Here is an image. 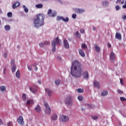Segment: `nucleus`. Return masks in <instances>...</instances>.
Masks as SVG:
<instances>
[{
  "label": "nucleus",
  "mask_w": 126,
  "mask_h": 126,
  "mask_svg": "<svg viewBox=\"0 0 126 126\" xmlns=\"http://www.w3.org/2000/svg\"><path fill=\"white\" fill-rule=\"evenodd\" d=\"M70 74L72 76L75 77H80L81 76V64L77 61H74L72 63V66L70 67Z\"/></svg>",
  "instance_id": "obj_1"
},
{
  "label": "nucleus",
  "mask_w": 126,
  "mask_h": 126,
  "mask_svg": "<svg viewBox=\"0 0 126 126\" xmlns=\"http://www.w3.org/2000/svg\"><path fill=\"white\" fill-rule=\"evenodd\" d=\"M44 17L37 16L34 20V26L36 28H39L40 26L44 25Z\"/></svg>",
  "instance_id": "obj_2"
},
{
  "label": "nucleus",
  "mask_w": 126,
  "mask_h": 126,
  "mask_svg": "<svg viewBox=\"0 0 126 126\" xmlns=\"http://www.w3.org/2000/svg\"><path fill=\"white\" fill-rule=\"evenodd\" d=\"M61 43V41L59 38V37H57L55 39V40L53 41L52 42V52H54L56 51V45H60Z\"/></svg>",
  "instance_id": "obj_3"
},
{
  "label": "nucleus",
  "mask_w": 126,
  "mask_h": 126,
  "mask_svg": "<svg viewBox=\"0 0 126 126\" xmlns=\"http://www.w3.org/2000/svg\"><path fill=\"white\" fill-rule=\"evenodd\" d=\"M69 118L67 116L61 115L60 116V121L62 122L66 123L67 122L69 121Z\"/></svg>",
  "instance_id": "obj_4"
},
{
  "label": "nucleus",
  "mask_w": 126,
  "mask_h": 126,
  "mask_svg": "<svg viewBox=\"0 0 126 126\" xmlns=\"http://www.w3.org/2000/svg\"><path fill=\"white\" fill-rule=\"evenodd\" d=\"M72 101L71 95H68L65 100V104L67 106H70L72 105Z\"/></svg>",
  "instance_id": "obj_5"
},
{
  "label": "nucleus",
  "mask_w": 126,
  "mask_h": 126,
  "mask_svg": "<svg viewBox=\"0 0 126 126\" xmlns=\"http://www.w3.org/2000/svg\"><path fill=\"white\" fill-rule=\"evenodd\" d=\"M44 107H45V114L47 115H49L51 113V108L49 107V105L47 103L44 104Z\"/></svg>",
  "instance_id": "obj_6"
},
{
  "label": "nucleus",
  "mask_w": 126,
  "mask_h": 126,
  "mask_svg": "<svg viewBox=\"0 0 126 126\" xmlns=\"http://www.w3.org/2000/svg\"><path fill=\"white\" fill-rule=\"evenodd\" d=\"M17 122L18 124H19L21 126H23L24 125V118L22 116H19L17 119Z\"/></svg>",
  "instance_id": "obj_7"
},
{
  "label": "nucleus",
  "mask_w": 126,
  "mask_h": 126,
  "mask_svg": "<svg viewBox=\"0 0 126 126\" xmlns=\"http://www.w3.org/2000/svg\"><path fill=\"white\" fill-rule=\"evenodd\" d=\"M47 14L48 15L52 14V16H57V11H52L51 9L48 10Z\"/></svg>",
  "instance_id": "obj_8"
},
{
  "label": "nucleus",
  "mask_w": 126,
  "mask_h": 126,
  "mask_svg": "<svg viewBox=\"0 0 126 126\" xmlns=\"http://www.w3.org/2000/svg\"><path fill=\"white\" fill-rule=\"evenodd\" d=\"M61 20L64 22H67L68 21H69V18L68 17H66V18L64 19L63 18V17H60V16L57 17V21H59Z\"/></svg>",
  "instance_id": "obj_9"
},
{
  "label": "nucleus",
  "mask_w": 126,
  "mask_h": 126,
  "mask_svg": "<svg viewBox=\"0 0 126 126\" xmlns=\"http://www.w3.org/2000/svg\"><path fill=\"white\" fill-rule=\"evenodd\" d=\"M38 90V87L37 86H33L32 87L30 88V90L33 93H34L37 92Z\"/></svg>",
  "instance_id": "obj_10"
},
{
  "label": "nucleus",
  "mask_w": 126,
  "mask_h": 126,
  "mask_svg": "<svg viewBox=\"0 0 126 126\" xmlns=\"http://www.w3.org/2000/svg\"><path fill=\"white\" fill-rule=\"evenodd\" d=\"M63 44H64V47L66 49H69V45L67 42V40L66 39H63Z\"/></svg>",
  "instance_id": "obj_11"
},
{
  "label": "nucleus",
  "mask_w": 126,
  "mask_h": 126,
  "mask_svg": "<svg viewBox=\"0 0 126 126\" xmlns=\"http://www.w3.org/2000/svg\"><path fill=\"white\" fill-rule=\"evenodd\" d=\"M75 11L76 13H83V12L85 11V10H84V9L76 8L75 9Z\"/></svg>",
  "instance_id": "obj_12"
},
{
  "label": "nucleus",
  "mask_w": 126,
  "mask_h": 126,
  "mask_svg": "<svg viewBox=\"0 0 126 126\" xmlns=\"http://www.w3.org/2000/svg\"><path fill=\"white\" fill-rule=\"evenodd\" d=\"M115 54L113 52H111L110 55V59L112 62H114L115 61Z\"/></svg>",
  "instance_id": "obj_13"
},
{
  "label": "nucleus",
  "mask_w": 126,
  "mask_h": 126,
  "mask_svg": "<svg viewBox=\"0 0 126 126\" xmlns=\"http://www.w3.org/2000/svg\"><path fill=\"white\" fill-rule=\"evenodd\" d=\"M94 86L96 88L100 89V86L98 82H97L95 80L94 81Z\"/></svg>",
  "instance_id": "obj_14"
},
{
  "label": "nucleus",
  "mask_w": 126,
  "mask_h": 126,
  "mask_svg": "<svg viewBox=\"0 0 126 126\" xmlns=\"http://www.w3.org/2000/svg\"><path fill=\"white\" fill-rule=\"evenodd\" d=\"M79 55H80L81 57L84 58L85 57V53H84L83 49H79Z\"/></svg>",
  "instance_id": "obj_15"
},
{
  "label": "nucleus",
  "mask_w": 126,
  "mask_h": 126,
  "mask_svg": "<svg viewBox=\"0 0 126 126\" xmlns=\"http://www.w3.org/2000/svg\"><path fill=\"white\" fill-rule=\"evenodd\" d=\"M115 37L116 38L118 39V40H122V35L120 33L117 32L116 33Z\"/></svg>",
  "instance_id": "obj_16"
},
{
  "label": "nucleus",
  "mask_w": 126,
  "mask_h": 126,
  "mask_svg": "<svg viewBox=\"0 0 126 126\" xmlns=\"http://www.w3.org/2000/svg\"><path fill=\"white\" fill-rule=\"evenodd\" d=\"M45 92L47 93V95L48 96H51L52 94H53V92L50 90L49 89H45Z\"/></svg>",
  "instance_id": "obj_17"
},
{
  "label": "nucleus",
  "mask_w": 126,
  "mask_h": 126,
  "mask_svg": "<svg viewBox=\"0 0 126 126\" xmlns=\"http://www.w3.org/2000/svg\"><path fill=\"white\" fill-rule=\"evenodd\" d=\"M20 5V3H19V2H16L13 4L12 8L13 9L16 8V7H18V6H19Z\"/></svg>",
  "instance_id": "obj_18"
},
{
  "label": "nucleus",
  "mask_w": 126,
  "mask_h": 126,
  "mask_svg": "<svg viewBox=\"0 0 126 126\" xmlns=\"http://www.w3.org/2000/svg\"><path fill=\"white\" fill-rule=\"evenodd\" d=\"M83 76L85 79H88L89 78V74L87 71H85L84 74L83 75Z\"/></svg>",
  "instance_id": "obj_19"
},
{
  "label": "nucleus",
  "mask_w": 126,
  "mask_h": 126,
  "mask_svg": "<svg viewBox=\"0 0 126 126\" xmlns=\"http://www.w3.org/2000/svg\"><path fill=\"white\" fill-rule=\"evenodd\" d=\"M34 110H35L36 112H40L41 109L40 105H37L36 107L34 108Z\"/></svg>",
  "instance_id": "obj_20"
},
{
  "label": "nucleus",
  "mask_w": 126,
  "mask_h": 126,
  "mask_svg": "<svg viewBox=\"0 0 126 126\" xmlns=\"http://www.w3.org/2000/svg\"><path fill=\"white\" fill-rule=\"evenodd\" d=\"M108 94V92L107 91H102V93H101V95L102 96H106Z\"/></svg>",
  "instance_id": "obj_21"
},
{
  "label": "nucleus",
  "mask_w": 126,
  "mask_h": 126,
  "mask_svg": "<svg viewBox=\"0 0 126 126\" xmlns=\"http://www.w3.org/2000/svg\"><path fill=\"white\" fill-rule=\"evenodd\" d=\"M34 103L32 100H29L27 101V104L28 105H33Z\"/></svg>",
  "instance_id": "obj_22"
},
{
  "label": "nucleus",
  "mask_w": 126,
  "mask_h": 126,
  "mask_svg": "<svg viewBox=\"0 0 126 126\" xmlns=\"http://www.w3.org/2000/svg\"><path fill=\"white\" fill-rule=\"evenodd\" d=\"M94 48L97 53H99L100 52V48L99 47V46H97V45H95Z\"/></svg>",
  "instance_id": "obj_23"
},
{
  "label": "nucleus",
  "mask_w": 126,
  "mask_h": 126,
  "mask_svg": "<svg viewBox=\"0 0 126 126\" xmlns=\"http://www.w3.org/2000/svg\"><path fill=\"white\" fill-rule=\"evenodd\" d=\"M116 3H120V4H124L125 3V0H117Z\"/></svg>",
  "instance_id": "obj_24"
},
{
  "label": "nucleus",
  "mask_w": 126,
  "mask_h": 126,
  "mask_svg": "<svg viewBox=\"0 0 126 126\" xmlns=\"http://www.w3.org/2000/svg\"><path fill=\"white\" fill-rule=\"evenodd\" d=\"M52 120L54 121H56L58 119V116L56 114H54L52 116Z\"/></svg>",
  "instance_id": "obj_25"
},
{
  "label": "nucleus",
  "mask_w": 126,
  "mask_h": 126,
  "mask_svg": "<svg viewBox=\"0 0 126 126\" xmlns=\"http://www.w3.org/2000/svg\"><path fill=\"white\" fill-rule=\"evenodd\" d=\"M16 65H13L11 66V70L12 71V72H15V70H16Z\"/></svg>",
  "instance_id": "obj_26"
},
{
  "label": "nucleus",
  "mask_w": 126,
  "mask_h": 126,
  "mask_svg": "<svg viewBox=\"0 0 126 126\" xmlns=\"http://www.w3.org/2000/svg\"><path fill=\"white\" fill-rule=\"evenodd\" d=\"M16 77L17 78H20V71L19 70H18L17 71V72L16 73Z\"/></svg>",
  "instance_id": "obj_27"
},
{
  "label": "nucleus",
  "mask_w": 126,
  "mask_h": 126,
  "mask_svg": "<svg viewBox=\"0 0 126 126\" xmlns=\"http://www.w3.org/2000/svg\"><path fill=\"white\" fill-rule=\"evenodd\" d=\"M37 8H42L43 7V4H37L35 5Z\"/></svg>",
  "instance_id": "obj_28"
},
{
  "label": "nucleus",
  "mask_w": 126,
  "mask_h": 126,
  "mask_svg": "<svg viewBox=\"0 0 126 126\" xmlns=\"http://www.w3.org/2000/svg\"><path fill=\"white\" fill-rule=\"evenodd\" d=\"M102 4L103 6H107V5H109V2L105 1L104 2H102Z\"/></svg>",
  "instance_id": "obj_29"
},
{
  "label": "nucleus",
  "mask_w": 126,
  "mask_h": 126,
  "mask_svg": "<svg viewBox=\"0 0 126 126\" xmlns=\"http://www.w3.org/2000/svg\"><path fill=\"white\" fill-rule=\"evenodd\" d=\"M0 90L1 91H6V88L5 87V86H2L1 87H0Z\"/></svg>",
  "instance_id": "obj_30"
},
{
  "label": "nucleus",
  "mask_w": 126,
  "mask_h": 126,
  "mask_svg": "<svg viewBox=\"0 0 126 126\" xmlns=\"http://www.w3.org/2000/svg\"><path fill=\"white\" fill-rule=\"evenodd\" d=\"M4 29H5L6 31H9L10 29V27L8 25H6L4 26Z\"/></svg>",
  "instance_id": "obj_31"
},
{
  "label": "nucleus",
  "mask_w": 126,
  "mask_h": 126,
  "mask_svg": "<svg viewBox=\"0 0 126 126\" xmlns=\"http://www.w3.org/2000/svg\"><path fill=\"white\" fill-rule=\"evenodd\" d=\"M81 47L83 49H86L87 48L88 46L85 44H82L81 45Z\"/></svg>",
  "instance_id": "obj_32"
},
{
  "label": "nucleus",
  "mask_w": 126,
  "mask_h": 126,
  "mask_svg": "<svg viewBox=\"0 0 126 126\" xmlns=\"http://www.w3.org/2000/svg\"><path fill=\"white\" fill-rule=\"evenodd\" d=\"M60 83H61L60 80H56L55 81V85H60Z\"/></svg>",
  "instance_id": "obj_33"
},
{
  "label": "nucleus",
  "mask_w": 126,
  "mask_h": 126,
  "mask_svg": "<svg viewBox=\"0 0 126 126\" xmlns=\"http://www.w3.org/2000/svg\"><path fill=\"white\" fill-rule=\"evenodd\" d=\"M77 92L79 93H83L84 92V90L81 89H78L77 90Z\"/></svg>",
  "instance_id": "obj_34"
},
{
  "label": "nucleus",
  "mask_w": 126,
  "mask_h": 126,
  "mask_svg": "<svg viewBox=\"0 0 126 126\" xmlns=\"http://www.w3.org/2000/svg\"><path fill=\"white\" fill-rule=\"evenodd\" d=\"M75 35L77 36L78 38L81 37V34L79 33L78 32H76Z\"/></svg>",
  "instance_id": "obj_35"
},
{
  "label": "nucleus",
  "mask_w": 126,
  "mask_h": 126,
  "mask_svg": "<svg viewBox=\"0 0 126 126\" xmlns=\"http://www.w3.org/2000/svg\"><path fill=\"white\" fill-rule=\"evenodd\" d=\"M23 7L24 8L25 12H28V8L26 7V6L23 5Z\"/></svg>",
  "instance_id": "obj_36"
},
{
  "label": "nucleus",
  "mask_w": 126,
  "mask_h": 126,
  "mask_svg": "<svg viewBox=\"0 0 126 126\" xmlns=\"http://www.w3.org/2000/svg\"><path fill=\"white\" fill-rule=\"evenodd\" d=\"M22 98H23V100H24V101H26V94H23Z\"/></svg>",
  "instance_id": "obj_37"
},
{
  "label": "nucleus",
  "mask_w": 126,
  "mask_h": 126,
  "mask_svg": "<svg viewBox=\"0 0 126 126\" xmlns=\"http://www.w3.org/2000/svg\"><path fill=\"white\" fill-rule=\"evenodd\" d=\"M14 63H15V60H11V66L15 65Z\"/></svg>",
  "instance_id": "obj_38"
},
{
  "label": "nucleus",
  "mask_w": 126,
  "mask_h": 126,
  "mask_svg": "<svg viewBox=\"0 0 126 126\" xmlns=\"http://www.w3.org/2000/svg\"><path fill=\"white\" fill-rule=\"evenodd\" d=\"M78 99H79V101L83 100V96L80 95V96H78Z\"/></svg>",
  "instance_id": "obj_39"
},
{
  "label": "nucleus",
  "mask_w": 126,
  "mask_h": 126,
  "mask_svg": "<svg viewBox=\"0 0 126 126\" xmlns=\"http://www.w3.org/2000/svg\"><path fill=\"white\" fill-rule=\"evenodd\" d=\"M120 100L121 101H126V99L124 97H120Z\"/></svg>",
  "instance_id": "obj_40"
},
{
  "label": "nucleus",
  "mask_w": 126,
  "mask_h": 126,
  "mask_svg": "<svg viewBox=\"0 0 126 126\" xmlns=\"http://www.w3.org/2000/svg\"><path fill=\"white\" fill-rule=\"evenodd\" d=\"M44 45L45 44L42 42H40V43H39V46H40V47H44Z\"/></svg>",
  "instance_id": "obj_41"
},
{
  "label": "nucleus",
  "mask_w": 126,
  "mask_h": 126,
  "mask_svg": "<svg viewBox=\"0 0 126 126\" xmlns=\"http://www.w3.org/2000/svg\"><path fill=\"white\" fill-rule=\"evenodd\" d=\"M115 8L116 10H119V9H121V7H120L119 5H116L115 6Z\"/></svg>",
  "instance_id": "obj_42"
},
{
  "label": "nucleus",
  "mask_w": 126,
  "mask_h": 126,
  "mask_svg": "<svg viewBox=\"0 0 126 126\" xmlns=\"http://www.w3.org/2000/svg\"><path fill=\"white\" fill-rule=\"evenodd\" d=\"M28 69L30 71L32 70V66H28Z\"/></svg>",
  "instance_id": "obj_43"
},
{
  "label": "nucleus",
  "mask_w": 126,
  "mask_h": 126,
  "mask_svg": "<svg viewBox=\"0 0 126 126\" xmlns=\"http://www.w3.org/2000/svg\"><path fill=\"white\" fill-rule=\"evenodd\" d=\"M97 118H98L97 116L92 117V119H93V120H96L97 119Z\"/></svg>",
  "instance_id": "obj_44"
},
{
  "label": "nucleus",
  "mask_w": 126,
  "mask_h": 126,
  "mask_svg": "<svg viewBox=\"0 0 126 126\" xmlns=\"http://www.w3.org/2000/svg\"><path fill=\"white\" fill-rule=\"evenodd\" d=\"M7 16H12V13L9 12L7 13Z\"/></svg>",
  "instance_id": "obj_45"
},
{
  "label": "nucleus",
  "mask_w": 126,
  "mask_h": 126,
  "mask_svg": "<svg viewBox=\"0 0 126 126\" xmlns=\"http://www.w3.org/2000/svg\"><path fill=\"white\" fill-rule=\"evenodd\" d=\"M118 92L119 94H123V92L119 89L118 90Z\"/></svg>",
  "instance_id": "obj_46"
},
{
  "label": "nucleus",
  "mask_w": 126,
  "mask_h": 126,
  "mask_svg": "<svg viewBox=\"0 0 126 126\" xmlns=\"http://www.w3.org/2000/svg\"><path fill=\"white\" fill-rule=\"evenodd\" d=\"M125 4L123 5L122 6V7H123V8L126 9V1H125Z\"/></svg>",
  "instance_id": "obj_47"
},
{
  "label": "nucleus",
  "mask_w": 126,
  "mask_h": 126,
  "mask_svg": "<svg viewBox=\"0 0 126 126\" xmlns=\"http://www.w3.org/2000/svg\"><path fill=\"white\" fill-rule=\"evenodd\" d=\"M44 45H50V43L48 42V41H45L44 42Z\"/></svg>",
  "instance_id": "obj_48"
},
{
  "label": "nucleus",
  "mask_w": 126,
  "mask_h": 126,
  "mask_svg": "<svg viewBox=\"0 0 126 126\" xmlns=\"http://www.w3.org/2000/svg\"><path fill=\"white\" fill-rule=\"evenodd\" d=\"M80 32L81 33H84V29H81L80 30Z\"/></svg>",
  "instance_id": "obj_49"
},
{
  "label": "nucleus",
  "mask_w": 126,
  "mask_h": 126,
  "mask_svg": "<svg viewBox=\"0 0 126 126\" xmlns=\"http://www.w3.org/2000/svg\"><path fill=\"white\" fill-rule=\"evenodd\" d=\"M120 83L121 84H122V85H123L124 82H123V80L122 79H120Z\"/></svg>",
  "instance_id": "obj_50"
},
{
  "label": "nucleus",
  "mask_w": 126,
  "mask_h": 126,
  "mask_svg": "<svg viewBox=\"0 0 126 126\" xmlns=\"http://www.w3.org/2000/svg\"><path fill=\"white\" fill-rule=\"evenodd\" d=\"M8 126H12V123L11 122H9L8 123Z\"/></svg>",
  "instance_id": "obj_51"
},
{
  "label": "nucleus",
  "mask_w": 126,
  "mask_h": 126,
  "mask_svg": "<svg viewBox=\"0 0 126 126\" xmlns=\"http://www.w3.org/2000/svg\"><path fill=\"white\" fill-rule=\"evenodd\" d=\"M62 59L60 57H57V60L61 61Z\"/></svg>",
  "instance_id": "obj_52"
},
{
  "label": "nucleus",
  "mask_w": 126,
  "mask_h": 126,
  "mask_svg": "<svg viewBox=\"0 0 126 126\" xmlns=\"http://www.w3.org/2000/svg\"><path fill=\"white\" fill-rule=\"evenodd\" d=\"M37 16H44V15L42 14H39L38 15H37Z\"/></svg>",
  "instance_id": "obj_53"
},
{
  "label": "nucleus",
  "mask_w": 126,
  "mask_h": 126,
  "mask_svg": "<svg viewBox=\"0 0 126 126\" xmlns=\"http://www.w3.org/2000/svg\"><path fill=\"white\" fill-rule=\"evenodd\" d=\"M36 65H37V63H34L33 64V66L34 67H35V66H36Z\"/></svg>",
  "instance_id": "obj_54"
},
{
  "label": "nucleus",
  "mask_w": 126,
  "mask_h": 126,
  "mask_svg": "<svg viewBox=\"0 0 126 126\" xmlns=\"http://www.w3.org/2000/svg\"><path fill=\"white\" fill-rule=\"evenodd\" d=\"M122 19L124 20H125L126 19V16H123L122 17Z\"/></svg>",
  "instance_id": "obj_55"
},
{
  "label": "nucleus",
  "mask_w": 126,
  "mask_h": 126,
  "mask_svg": "<svg viewBox=\"0 0 126 126\" xmlns=\"http://www.w3.org/2000/svg\"><path fill=\"white\" fill-rule=\"evenodd\" d=\"M7 57V54L6 53H4V57L6 58Z\"/></svg>",
  "instance_id": "obj_56"
},
{
  "label": "nucleus",
  "mask_w": 126,
  "mask_h": 126,
  "mask_svg": "<svg viewBox=\"0 0 126 126\" xmlns=\"http://www.w3.org/2000/svg\"><path fill=\"white\" fill-rule=\"evenodd\" d=\"M38 70V68L37 67H34V70L37 71Z\"/></svg>",
  "instance_id": "obj_57"
},
{
  "label": "nucleus",
  "mask_w": 126,
  "mask_h": 126,
  "mask_svg": "<svg viewBox=\"0 0 126 126\" xmlns=\"http://www.w3.org/2000/svg\"><path fill=\"white\" fill-rule=\"evenodd\" d=\"M96 30V28H95V27H93L94 31H95Z\"/></svg>",
  "instance_id": "obj_58"
},
{
  "label": "nucleus",
  "mask_w": 126,
  "mask_h": 126,
  "mask_svg": "<svg viewBox=\"0 0 126 126\" xmlns=\"http://www.w3.org/2000/svg\"><path fill=\"white\" fill-rule=\"evenodd\" d=\"M59 0V1L60 2V3H63V2H62V0Z\"/></svg>",
  "instance_id": "obj_59"
},
{
  "label": "nucleus",
  "mask_w": 126,
  "mask_h": 126,
  "mask_svg": "<svg viewBox=\"0 0 126 126\" xmlns=\"http://www.w3.org/2000/svg\"><path fill=\"white\" fill-rule=\"evenodd\" d=\"M72 16H76V14H73V15H72Z\"/></svg>",
  "instance_id": "obj_60"
},
{
  "label": "nucleus",
  "mask_w": 126,
  "mask_h": 126,
  "mask_svg": "<svg viewBox=\"0 0 126 126\" xmlns=\"http://www.w3.org/2000/svg\"><path fill=\"white\" fill-rule=\"evenodd\" d=\"M72 18H73V19H75V18H76V16H72Z\"/></svg>",
  "instance_id": "obj_61"
},
{
  "label": "nucleus",
  "mask_w": 126,
  "mask_h": 126,
  "mask_svg": "<svg viewBox=\"0 0 126 126\" xmlns=\"http://www.w3.org/2000/svg\"><path fill=\"white\" fill-rule=\"evenodd\" d=\"M38 83L41 84V81H38Z\"/></svg>",
  "instance_id": "obj_62"
},
{
  "label": "nucleus",
  "mask_w": 126,
  "mask_h": 126,
  "mask_svg": "<svg viewBox=\"0 0 126 126\" xmlns=\"http://www.w3.org/2000/svg\"><path fill=\"white\" fill-rule=\"evenodd\" d=\"M111 47V44H108V47L110 48Z\"/></svg>",
  "instance_id": "obj_63"
},
{
  "label": "nucleus",
  "mask_w": 126,
  "mask_h": 126,
  "mask_svg": "<svg viewBox=\"0 0 126 126\" xmlns=\"http://www.w3.org/2000/svg\"><path fill=\"white\" fill-rule=\"evenodd\" d=\"M4 74H5V69H4Z\"/></svg>",
  "instance_id": "obj_64"
}]
</instances>
